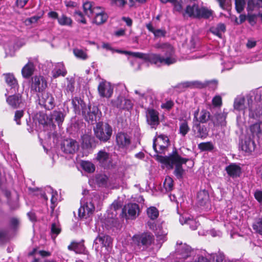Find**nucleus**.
<instances>
[{"mask_svg": "<svg viewBox=\"0 0 262 262\" xmlns=\"http://www.w3.org/2000/svg\"><path fill=\"white\" fill-rule=\"evenodd\" d=\"M174 103L172 100H167L165 102L162 103L161 104V108L166 109L167 110L171 108L173 106Z\"/></svg>", "mask_w": 262, "mask_h": 262, "instance_id": "obj_61", "label": "nucleus"}, {"mask_svg": "<svg viewBox=\"0 0 262 262\" xmlns=\"http://www.w3.org/2000/svg\"><path fill=\"white\" fill-rule=\"evenodd\" d=\"M82 144L84 148H89L91 146V139L88 135H83L81 137Z\"/></svg>", "mask_w": 262, "mask_h": 262, "instance_id": "obj_52", "label": "nucleus"}, {"mask_svg": "<svg viewBox=\"0 0 262 262\" xmlns=\"http://www.w3.org/2000/svg\"><path fill=\"white\" fill-rule=\"evenodd\" d=\"M146 227L149 229L154 231L155 232L158 228V225H157L154 220H150L147 222Z\"/></svg>", "mask_w": 262, "mask_h": 262, "instance_id": "obj_58", "label": "nucleus"}, {"mask_svg": "<svg viewBox=\"0 0 262 262\" xmlns=\"http://www.w3.org/2000/svg\"><path fill=\"white\" fill-rule=\"evenodd\" d=\"M155 233L161 239H163L167 234L166 230L163 229L162 226L160 225H158V228Z\"/></svg>", "mask_w": 262, "mask_h": 262, "instance_id": "obj_50", "label": "nucleus"}, {"mask_svg": "<svg viewBox=\"0 0 262 262\" xmlns=\"http://www.w3.org/2000/svg\"><path fill=\"white\" fill-rule=\"evenodd\" d=\"M38 63L36 57H30L28 58V62L21 69V75L25 78H30L34 73L36 66Z\"/></svg>", "mask_w": 262, "mask_h": 262, "instance_id": "obj_12", "label": "nucleus"}, {"mask_svg": "<svg viewBox=\"0 0 262 262\" xmlns=\"http://www.w3.org/2000/svg\"><path fill=\"white\" fill-rule=\"evenodd\" d=\"M212 104L214 106H220L222 105V98L220 96H215L212 99Z\"/></svg>", "mask_w": 262, "mask_h": 262, "instance_id": "obj_64", "label": "nucleus"}, {"mask_svg": "<svg viewBox=\"0 0 262 262\" xmlns=\"http://www.w3.org/2000/svg\"><path fill=\"white\" fill-rule=\"evenodd\" d=\"M42 118L43 121L40 120L39 122L42 124L53 125L54 121L56 122L59 126L62 123L64 119V115L61 111H54L50 115L49 117L46 115H43Z\"/></svg>", "mask_w": 262, "mask_h": 262, "instance_id": "obj_8", "label": "nucleus"}, {"mask_svg": "<svg viewBox=\"0 0 262 262\" xmlns=\"http://www.w3.org/2000/svg\"><path fill=\"white\" fill-rule=\"evenodd\" d=\"M255 144L253 141L250 138H246L242 141L240 145L242 150L249 155L252 153L255 149Z\"/></svg>", "mask_w": 262, "mask_h": 262, "instance_id": "obj_25", "label": "nucleus"}, {"mask_svg": "<svg viewBox=\"0 0 262 262\" xmlns=\"http://www.w3.org/2000/svg\"><path fill=\"white\" fill-rule=\"evenodd\" d=\"M189 128L188 125V123L186 121H182L180 124L179 133L183 136H185L188 131Z\"/></svg>", "mask_w": 262, "mask_h": 262, "instance_id": "obj_47", "label": "nucleus"}, {"mask_svg": "<svg viewBox=\"0 0 262 262\" xmlns=\"http://www.w3.org/2000/svg\"><path fill=\"white\" fill-rule=\"evenodd\" d=\"M207 257H209L212 261H215V262H223L225 258V255L223 253L219 252L217 253H207V255H205V256L202 255L199 256L195 260L191 262H210V260L207 258Z\"/></svg>", "mask_w": 262, "mask_h": 262, "instance_id": "obj_19", "label": "nucleus"}, {"mask_svg": "<svg viewBox=\"0 0 262 262\" xmlns=\"http://www.w3.org/2000/svg\"><path fill=\"white\" fill-rule=\"evenodd\" d=\"M94 129L96 137L103 142L109 140L112 134V127L107 123H98Z\"/></svg>", "mask_w": 262, "mask_h": 262, "instance_id": "obj_7", "label": "nucleus"}, {"mask_svg": "<svg viewBox=\"0 0 262 262\" xmlns=\"http://www.w3.org/2000/svg\"><path fill=\"white\" fill-rule=\"evenodd\" d=\"M5 82L14 92L18 89L17 80L12 73L4 74Z\"/></svg>", "mask_w": 262, "mask_h": 262, "instance_id": "obj_26", "label": "nucleus"}, {"mask_svg": "<svg viewBox=\"0 0 262 262\" xmlns=\"http://www.w3.org/2000/svg\"><path fill=\"white\" fill-rule=\"evenodd\" d=\"M146 27L148 30L152 33L156 38L164 37L166 35V31L164 29H155L152 26V24L149 23L146 25Z\"/></svg>", "mask_w": 262, "mask_h": 262, "instance_id": "obj_31", "label": "nucleus"}, {"mask_svg": "<svg viewBox=\"0 0 262 262\" xmlns=\"http://www.w3.org/2000/svg\"><path fill=\"white\" fill-rule=\"evenodd\" d=\"M126 217L128 219H135L139 214V207L136 203H129L123 209Z\"/></svg>", "mask_w": 262, "mask_h": 262, "instance_id": "obj_20", "label": "nucleus"}, {"mask_svg": "<svg viewBox=\"0 0 262 262\" xmlns=\"http://www.w3.org/2000/svg\"><path fill=\"white\" fill-rule=\"evenodd\" d=\"M225 170L228 176L232 178L239 177L241 173V167L236 163H231L226 167Z\"/></svg>", "mask_w": 262, "mask_h": 262, "instance_id": "obj_24", "label": "nucleus"}, {"mask_svg": "<svg viewBox=\"0 0 262 262\" xmlns=\"http://www.w3.org/2000/svg\"><path fill=\"white\" fill-rule=\"evenodd\" d=\"M199 148L201 150H211L213 148V145L210 142H203L199 144Z\"/></svg>", "mask_w": 262, "mask_h": 262, "instance_id": "obj_51", "label": "nucleus"}, {"mask_svg": "<svg viewBox=\"0 0 262 262\" xmlns=\"http://www.w3.org/2000/svg\"><path fill=\"white\" fill-rule=\"evenodd\" d=\"M255 199L260 204H262V190H256L254 194Z\"/></svg>", "mask_w": 262, "mask_h": 262, "instance_id": "obj_63", "label": "nucleus"}, {"mask_svg": "<svg viewBox=\"0 0 262 262\" xmlns=\"http://www.w3.org/2000/svg\"><path fill=\"white\" fill-rule=\"evenodd\" d=\"M180 86L182 88H202L203 84L197 81H185L180 84Z\"/></svg>", "mask_w": 262, "mask_h": 262, "instance_id": "obj_40", "label": "nucleus"}, {"mask_svg": "<svg viewBox=\"0 0 262 262\" xmlns=\"http://www.w3.org/2000/svg\"><path fill=\"white\" fill-rule=\"evenodd\" d=\"M111 103L113 106L122 110H129L133 106L131 100L121 96L118 97L116 99L112 100Z\"/></svg>", "mask_w": 262, "mask_h": 262, "instance_id": "obj_14", "label": "nucleus"}, {"mask_svg": "<svg viewBox=\"0 0 262 262\" xmlns=\"http://www.w3.org/2000/svg\"><path fill=\"white\" fill-rule=\"evenodd\" d=\"M199 6L198 5H188L184 12L183 16H188L190 17L196 18L198 15Z\"/></svg>", "mask_w": 262, "mask_h": 262, "instance_id": "obj_28", "label": "nucleus"}, {"mask_svg": "<svg viewBox=\"0 0 262 262\" xmlns=\"http://www.w3.org/2000/svg\"><path fill=\"white\" fill-rule=\"evenodd\" d=\"M58 23L61 26L71 27L73 20L70 17L62 14L58 18Z\"/></svg>", "mask_w": 262, "mask_h": 262, "instance_id": "obj_38", "label": "nucleus"}, {"mask_svg": "<svg viewBox=\"0 0 262 262\" xmlns=\"http://www.w3.org/2000/svg\"><path fill=\"white\" fill-rule=\"evenodd\" d=\"M97 182L99 185H105L106 184L107 177L105 175L100 174L96 178Z\"/></svg>", "mask_w": 262, "mask_h": 262, "instance_id": "obj_56", "label": "nucleus"}, {"mask_svg": "<svg viewBox=\"0 0 262 262\" xmlns=\"http://www.w3.org/2000/svg\"><path fill=\"white\" fill-rule=\"evenodd\" d=\"M192 250L190 247L185 244L181 243L178 244L176 249V258L178 259V262H181L188 257L190 256Z\"/></svg>", "mask_w": 262, "mask_h": 262, "instance_id": "obj_11", "label": "nucleus"}, {"mask_svg": "<svg viewBox=\"0 0 262 262\" xmlns=\"http://www.w3.org/2000/svg\"><path fill=\"white\" fill-rule=\"evenodd\" d=\"M148 217L151 220H156L159 216V211L155 207H150L146 210Z\"/></svg>", "mask_w": 262, "mask_h": 262, "instance_id": "obj_41", "label": "nucleus"}, {"mask_svg": "<svg viewBox=\"0 0 262 262\" xmlns=\"http://www.w3.org/2000/svg\"><path fill=\"white\" fill-rule=\"evenodd\" d=\"M24 115L23 111H16L15 113L14 120L18 125L20 124V119Z\"/></svg>", "mask_w": 262, "mask_h": 262, "instance_id": "obj_60", "label": "nucleus"}, {"mask_svg": "<svg viewBox=\"0 0 262 262\" xmlns=\"http://www.w3.org/2000/svg\"><path fill=\"white\" fill-rule=\"evenodd\" d=\"M168 145V137L164 135H160L154 140L153 148L156 153L163 154Z\"/></svg>", "mask_w": 262, "mask_h": 262, "instance_id": "obj_10", "label": "nucleus"}, {"mask_svg": "<svg viewBox=\"0 0 262 262\" xmlns=\"http://www.w3.org/2000/svg\"><path fill=\"white\" fill-rule=\"evenodd\" d=\"M94 242L96 244L100 243L103 247H108L112 242V239L108 235L99 234L95 239Z\"/></svg>", "mask_w": 262, "mask_h": 262, "instance_id": "obj_30", "label": "nucleus"}, {"mask_svg": "<svg viewBox=\"0 0 262 262\" xmlns=\"http://www.w3.org/2000/svg\"><path fill=\"white\" fill-rule=\"evenodd\" d=\"M8 104L12 107L16 108L23 103L21 95L20 94L10 95L6 99Z\"/></svg>", "mask_w": 262, "mask_h": 262, "instance_id": "obj_23", "label": "nucleus"}, {"mask_svg": "<svg viewBox=\"0 0 262 262\" xmlns=\"http://www.w3.org/2000/svg\"><path fill=\"white\" fill-rule=\"evenodd\" d=\"M146 121L152 128H155L159 124V113L153 108L146 111Z\"/></svg>", "mask_w": 262, "mask_h": 262, "instance_id": "obj_17", "label": "nucleus"}, {"mask_svg": "<svg viewBox=\"0 0 262 262\" xmlns=\"http://www.w3.org/2000/svg\"><path fill=\"white\" fill-rule=\"evenodd\" d=\"M254 95L256 101H260L262 100V89H257L250 93L246 96V100L243 96L236 97L234 102V109L244 115L248 108L249 116L250 118H262V106L253 103L252 97Z\"/></svg>", "mask_w": 262, "mask_h": 262, "instance_id": "obj_1", "label": "nucleus"}, {"mask_svg": "<svg viewBox=\"0 0 262 262\" xmlns=\"http://www.w3.org/2000/svg\"><path fill=\"white\" fill-rule=\"evenodd\" d=\"M112 6L122 8L126 4V0H110Z\"/></svg>", "mask_w": 262, "mask_h": 262, "instance_id": "obj_55", "label": "nucleus"}, {"mask_svg": "<svg viewBox=\"0 0 262 262\" xmlns=\"http://www.w3.org/2000/svg\"><path fill=\"white\" fill-rule=\"evenodd\" d=\"M187 159L181 157L177 152H173L166 159V162L171 167L175 165L174 174L178 179H182L184 174L185 171L182 167V164L185 163Z\"/></svg>", "mask_w": 262, "mask_h": 262, "instance_id": "obj_4", "label": "nucleus"}, {"mask_svg": "<svg viewBox=\"0 0 262 262\" xmlns=\"http://www.w3.org/2000/svg\"><path fill=\"white\" fill-rule=\"evenodd\" d=\"M116 142L120 148L128 147L130 144V138L128 135L124 133H119L116 136Z\"/></svg>", "mask_w": 262, "mask_h": 262, "instance_id": "obj_22", "label": "nucleus"}, {"mask_svg": "<svg viewBox=\"0 0 262 262\" xmlns=\"http://www.w3.org/2000/svg\"><path fill=\"white\" fill-rule=\"evenodd\" d=\"M98 196L94 195V198L88 199L85 201L83 199L81 201V207L78 210L79 217L86 219L90 217L95 210V204L98 201Z\"/></svg>", "mask_w": 262, "mask_h": 262, "instance_id": "obj_5", "label": "nucleus"}, {"mask_svg": "<svg viewBox=\"0 0 262 262\" xmlns=\"http://www.w3.org/2000/svg\"><path fill=\"white\" fill-rule=\"evenodd\" d=\"M253 230L260 235H262V217L256 220L253 224Z\"/></svg>", "mask_w": 262, "mask_h": 262, "instance_id": "obj_44", "label": "nucleus"}, {"mask_svg": "<svg viewBox=\"0 0 262 262\" xmlns=\"http://www.w3.org/2000/svg\"><path fill=\"white\" fill-rule=\"evenodd\" d=\"M198 203L199 205L204 206L209 204V196L205 190L200 191L197 195Z\"/></svg>", "mask_w": 262, "mask_h": 262, "instance_id": "obj_29", "label": "nucleus"}, {"mask_svg": "<svg viewBox=\"0 0 262 262\" xmlns=\"http://www.w3.org/2000/svg\"><path fill=\"white\" fill-rule=\"evenodd\" d=\"M245 4V0H235V8L238 13L244 10Z\"/></svg>", "mask_w": 262, "mask_h": 262, "instance_id": "obj_53", "label": "nucleus"}, {"mask_svg": "<svg viewBox=\"0 0 262 262\" xmlns=\"http://www.w3.org/2000/svg\"><path fill=\"white\" fill-rule=\"evenodd\" d=\"M193 124L198 130L197 136L198 137L204 139L208 136V130L205 125H201V124Z\"/></svg>", "mask_w": 262, "mask_h": 262, "instance_id": "obj_34", "label": "nucleus"}, {"mask_svg": "<svg viewBox=\"0 0 262 262\" xmlns=\"http://www.w3.org/2000/svg\"><path fill=\"white\" fill-rule=\"evenodd\" d=\"M51 232L55 234V236L60 232V228L57 223H54L51 226Z\"/></svg>", "mask_w": 262, "mask_h": 262, "instance_id": "obj_59", "label": "nucleus"}, {"mask_svg": "<svg viewBox=\"0 0 262 262\" xmlns=\"http://www.w3.org/2000/svg\"><path fill=\"white\" fill-rule=\"evenodd\" d=\"M193 119V124H201L206 123L210 119V113L206 110L203 109L199 112V109L194 112Z\"/></svg>", "mask_w": 262, "mask_h": 262, "instance_id": "obj_18", "label": "nucleus"}, {"mask_svg": "<svg viewBox=\"0 0 262 262\" xmlns=\"http://www.w3.org/2000/svg\"><path fill=\"white\" fill-rule=\"evenodd\" d=\"M73 53L75 56L81 59H86L88 58L86 53L82 50L75 49L73 50Z\"/></svg>", "mask_w": 262, "mask_h": 262, "instance_id": "obj_49", "label": "nucleus"}, {"mask_svg": "<svg viewBox=\"0 0 262 262\" xmlns=\"http://www.w3.org/2000/svg\"><path fill=\"white\" fill-rule=\"evenodd\" d=\"M79 147L78 143L73 139L67 140L63 143L62 150L67 154H73L77 151Z\"/></svg>", "mask_w": 262, "mask_h": 262, "instance_id": "obj_21", "label": "nucleus"}, {"mask_svg": "<svg viewBox=\"0 0 262 262\" xmlns=\"http://www.w3.org/2000/svg\"><path fill=\"white\" fill-rule=\"evenodd\" d=\"M102 13H105L103 8L100 7L94 6L92 10V17L100 15Z\"/></svg>", "mask_w": 262, "mask_h": 262, "instance_id": "obj_57", "label": "nucleus"}, {"mask_svg": "<svg viewBox=\"0 0 262 262\" xmlns=\"http://www.w3.org/2000/svg\"><path fill=\"white\" fill-rule=\"evenodd\" d=\"M156 49L160 50L164 56L159 54L151 53L148 55L147 59L149 62L158 66L162 64L170 65L177 61L175 51L173 47L167 43H159L155 45Z\"/></svg>", "mask_w": 262, "mask_h": 262, "instance_id": "obj_2", "label": "nucleus"}, {"mask_svg": "<svg viewBox=\"0 0 262 262\" xmlns=\"http://www.w3.org/2000/svg\"><path fill=\"white\" fill-rule=\"evenodd\" d=\"M262 7V0H249L247 9L249 11H253Z\"/></svg>", "mask_w": 262, "mask_h": 262, "instance_id": "obj_36", "label": "nucleus"}, {"mask_svg": "<svg viewBox=\"0 0 262 262\" xmlns=\"http://www.w3.org/2000/svg\"><path fill=\"white\" fill-rule=\"evenodd\" d=\"M70 250L74 251L77 253H82L85 251V247L83 243H72L69 246Z\"/></svg>", "mask_w": 262, "mask_h": 262, "instance_id": "obj_33", "label": "nucleus"}, {"mask_svg": "<svg viewBox=\"0 0 262 262\" xmlns=\"http://www.w3.org/2000/svg\"><path fill=\"white\" fill-rule=\"evenodd\" d=\"M72 104L76 114H80L81 112L85 120L90 123L93 124L96 121V115L98 111L97 107L86 106L82 100L78 97L72 99Z\"/></svg>", "mask_w": 262, "mask_h": 262, "instance_id": "obj_3", "label": "nucleus"}, {"mask_svg": "<svg viewBox=\"0 0 262 262\" xmlns=\"http://www.w3.org/2000/svg\"><path fill=\"white\" fill-rule=\"evenodd\" d=\"M38 104L47 110L52 109L55 106L53 95L46 91L41 92L38 95Z\"/></svg>", "mask_w": 262, "mask_h": 262, "instance_id": "obj_9", "label": "nucleus"}, {"mask_svg": "<svg viewBox=\"0 0 262 262\" xmlns=\"http://www.w3.org/2000/svg\"><path fill=\"white\" fill-rule=\"evenodd\" d=\"M163 186L166 191H171L173 188L172 179L169 176H166L163 183Z\"/></svg>", "mask_w": 262, "mask_h": 262, "instance_id": "obj_43", "label": "nucleus"}, {"mask_svg": "<svg viewBox=\"0 0 262 262\" xmlns=\"http://www.w3.org/2000/svg\"><path fill=\"white\" fill-rule=\"evenodd\" d=\"M67 74V71L64 66L62 62L57 63L55 65V68L52 71V77L56 78L60 76H65Z\"/></svg>", "mask_w": 262, "mask_h": 262, "instance_id": "obj_27", "label": "nucleus"}, {"mask_svg": "<svg viewBox=\"0 0 262 262\" xmlns=\"http://www.w3.org/2000/svg\"><path fill=\"white\" fill-rule=\"evenodd\" d=\"M107 18V15L106 13H102L100 15L94 16L93 22L97 25H101L105 22Z\"/></svg>", "mask_w": 262, "mask_h": 262, "instance_id": "obj_45", "label": "nucleus"}, {"mask_svg": "<svg viewBox=\"0 0 262 262\" xmlns=\"http://www.w3.org/2000/svg\"><path fill=\"white\" fill-rule=\"evenodd\" d=\"M180 222L182 225H183L184 224L188 225L190 227V228L192 230L196 229L198 226L199 225V224L195 220L191 219L190 218L184 219L183 216L180 218Z\"/></svg>", "mask_w": 262, "mask_h": 262, "instance_id": "obj_35", "label": "nucleus"}, {"mask_svg": "<svg viewBox=\"0 0 262 262\" xmlns=\"http://www.w3.org/2000/svg\"><path fill=\"white\" fill-rule=\"evenodd\" d=\"M133 242L139 249H146L154 242V235L149 232H144L141 234H136L133 237Z\"/></svg>", "mask_w": 262, "mask_h": 262, "instance_id": "obj_6", "label": "nucleus"}, {"mask_svg": "<svg viewBox=\"0 0 262 262\" xmlns=\"http://www.w3.org/2000/svg\"><path fill=\"white\" fill-rule=\"evenodd\" d=\"M47 86L46 81L43 76L36 75L31 78L30 84L31 91L41 92Z\"/></svg>", "mask_w": 262, "mask_h": 262, "instance_id": "obj_13", "label": "nucleus"}, {"mask_svg": "<svg viewBox=\"0 0 262 262\" xmlns=\"http://www.w3.org/2000/svg\"><path fill=\"white\" fill-rule=\"evenodd\" d=\"M81 166L83 170L89 173L93 172L95 170V165L89 161H82Z\"/></svg>", "mask_w": 262, "mask_h": 262, "instance_id": "obj_42", "label": "nucleus"}, {"mask_svg": "<svg viewBox=\"0 0 262 262\" xmlns=\"http://www.w3.org/2000/svg\"><path fill=\"white\" fill-rule=\"evenodd\" d=\"M172 4L174 6V10L176 11L179 12L183 14V10L182 5L178 2L177 0H174V2H172Z\"/></svg>", "mask_w": 262, "mask_h": 262, "instance_id": "obj_62", "label": "nucleus"}, {"mask_svg": "<svg viewBox=\"0 0 262 262\" xmlns=\"http://www.w3.org/2000/svg\"><path fill=\"white\" fill-rule=\"evenodd\" d=\"M198 15L196 18H208L211 17L212 15V11L211 10H209L206 8L199 7Z\"/></svg>", "mask_w": 262, "mask_h": 262, "instance_id": "obj_37", "label": "nucleus"}, {"mask_svg": "<svg viewBox=\"0 0 262 262\" xmlns=\"http://www.w3.org/2000/svg\"><path fill=\"white\" fill-rule=\"evenodd\" d=\"M94 7L90 2H85L83 4V8L84 12L89 17H92V10Z\"/></svg>", "mask_w": 262, "mask_h": 262, "instance_id": "obj_46", "label": "nucleus"}, {"mask_svg": "<svg viewBox=\"0 0 262 262\" xmlns=\"http://www.w3.org/2000/svg\"><path fill=\"white\" fill-rule=\"evenodd\" d=\"M98 93L101 97L110 98L113 93V87L106 81L101 82L98 86Z\"/></svg>", "mask_w": 262, "mask_h": 262, "instance_id": "obj_16", "label": "nucleus"}, {"mask_svg": "<svg viewBox=\"0 0 262 262\" xmlns=\"http://www.w3.org/2000/svg\"><path fill=\"white\" fill-rule=\"evenodd\" d=\"M95 159L100 166L104 168L108 167L111 164V156L104 149L100 150L96 155Z\"/></svg>", "mask_w": 262, "mask_h": 262, "instance_id": "obj_15", "label": "nucleus"}, {"mask_svg": "<svg viewBox=\"0 0 262 262\" xmlns=\"http://www.w3.org/2000/svg\"><path fill=\"white\" fill-rule=\"evenodd\" d=\"M74 16L77 21L83 24H85L86 23V21L82 13L80 11H75L74 12Z\"/></svg>", "mask_w": 262, "mask_h": 262, "instance_id": "obj_54", "label": "nucleus"}, {"mask_svg": "<svg viewBox=\"0 0 262 262\" xmlns=\"http://www.w3.org/2000/svg\"><path fill=\"white\" fill-rule=\"evenodd\" d=\"M47 189H49L48 191H49L50 194H51V208L52 210H53L55 207V204L56 203L57 200V198H56V196L57 195V193L56 191H54L50 187H48Z\"/></svg>", "mask_w": 262, "mask_h": 262, "instance_id": "obj_48", "label": "nucleus"}, {"mask_svg": "<svg viewBox=\"0 0 262 262\" xmlns=\"http://www.w3.org/2000/svg\"><path fill=\"white\" fill-rule=\"evenodd\" d=\"M250 130L253 136L262 134V122L256 123L250 126Z\"/></svg>", "mask_w": 262, "mask_h": 262, "instance_id": "obj_39", "label": "nucleus"}, {"mask_svg": "<svg viewBox=\"0 0 262 262\" xmlns=\"http://www.w3.org/2000/svg\"><path fill=\"white\" fill-rule=\"evenodd\" d=\"M226 27L224 24H220L216 26L212 27L210 29V32L220 38L222 37V34L225 32Z\"/></svg>", "mask_w": 262, "mask_h": 262, "instance_id": "obj_32", "label": "nucleus"}]
</instances>
